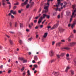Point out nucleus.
I'll use <instances>...</instances> for the list:
<instances>
[{"mask_svg":"<svg viewBox=\"0 0 76 76\" xmlns=\"http://www.w3.org/2000/svg\"><path fill=\"white\" fill-rule=\"evenodd\" d=\"M66 13L67 16H69V15H70V11H67L66 12Z\"/></svg>","mask_w":76,"mask_h":76,"instance_id":"9b49d317","label":"nucleus"},{"mask_svg":"<svg viewBox=\"0 0 76 76\" xmlns=\"http://www.w3.org/2000/svg\"><path fill=\"white\" fill-rule=\"evenodd\" d=\"M39 18V17L38 16H37V17H35V18H34V19H38V18Z\"/></svg>","mask_w":76,"mask_h":76,"instance_id":"8fccbe9b","label":"nucleus"},{"mask_svg":"<svg viewBox=\"0 0 76 76\" xmlns=\"http://www.w3.org/2000/svg\"><path fill=\"white\" fill-rule=\"evenodd\" d=\"M26 62H27V60H25L23 59V63H26Z\"/></svg>","mask_w":76,"mask_h":76,"instance_id":"bb28decb","label":"nucleus"},{"mask_svg":"<svg viewBox=\"0 0 76 76\" xmlns=\"http://www.w3.org/2000/svg\"><path fill=\"white\" fill-rule=\"evenodd\" d=\"M11 8V5H9V9H10V8Z\"/></svg>","mask_w":76,"mask_h":76,"instance_id":"4d7b16f0","label":"nucleus"},{"mask_svg":"<svg viewBox=\"0 0 76 76\" xmlns=\"http://www.w3.org/2000/svg\"><path fill=\"white\" fill-rule=\"evenodd\" d=\"M37 22V20H34V23H36Z\"/></svg>","mask_w":76,"mask_h":76,"instance_id":"69168bd1","label":"nucleus"},{"mask_svg":"<svg viewBox=\"0 0 76 76\" xmlns=\"http://www.w3.org/2000/svg\"><path fill=\"white\" fill-rule=\"evenodd\" d=\"M53 74L55 75V76H58L59 75V72H53Z\"/></svg>","mask_w":76,"mask_h":76,"instance_id":"6e6552de","label":"nucleus"},{"mask_svg":"<svg viewBox=\"0 0 76 76\" xmlns=\"http://www.w3.org/2000/svg\"><path fill=\"white\" fill-rule=\"evenodd\" d=\"M11 18L12 19L15 18V17H14V16L12 15H11Z\"/></svg>","mask_w":76,"mask_h":76,"instance_id":"79ce46f5","label":"nucleus"},{"mask_svg":"<svg viewBox=\"0 0 76 76\" xmlns=\"http://www.w3.org/2000/svg\"><path fill=\"white\" fill-rule=\"evenodd\" d=\"M34 58L35 60H38V57H37V56L36 55L34 56Z\"/></svg>","mask_w":76,"mask_h":76,"instance_id":"f3484780","label":"nucleus"},{"mask_svg":"<svg viewBox=\"0 0 76 76\" xmlns=\"http://www.w3.org/2000/svg\"><path fill=\"white\" fill-rule=\"evenodd\" d=\"M61 42H64L65 40H61Z\"/></svg>","mask_w":76,"mask_h":76,"instance_id":"864d4df0","label":"nucleus"},{"mask_svg":"<svg viewBox=\"0 0 76 76\" xmlns=\"http://www.w3.org/2000/svg\"><path fill=\"white\" fill-rule=\"evenodd\" d=\"M24 69H25V67H23L21 69V70H22V71H23V70H24Z\"/></svg>","mask_w":76,"mask_h":76,"instance_id":"37998d69","label":"nucleus"},{"mask_svg":"<svg viewBox=\"0 0 76 76\" xmlns=\"http://www.w3.org/2000/svg\"><path fill=\"white\" fill-rule=\"evenodd\" d=\"M19 59L20 60H23V58H19Z\"/></svg>","mask_w":76,"mask_h":76,"instance_id":"4c0bfd02","label":"nucleus"},{"mask_svg":"<svg viewBox=\"0 0 76 76\" xmlns=\"http://www.w3.org/2000/svg\"><path fill=\"white\" fill-rule=\"evenodd\" d=\"M17 7V6H14L13 7V9H16Z\"/></svg>","mask_w":76,"mask_h":76,"instance_id":"c03bdc74","label":"nucleus"},{"mask_svg":"<svg viewBox=\"0 0 76 76\" xmlns=\"http://www.w3.org/2000/svg\"><path fill=\"white\" fill-rule=\"evenodd\" d=\"M76 44V42H72L69 43V46L70 47H73Z\"/></svg>","mask_w":76,"mask_h":76,"instance_id":"423d86ee","label":"nucleus"},{"mask_svg":"<svg viewBox=\"0 0 76 76\" xmlns=\"http://www.w3.org/2000/svg\"><path fill=\"white\" fill-rule=\"evenodd\" d=\"M73 31V32H74V34L76 33V30H74Z\"/></svg>","mask_w":76,"mask_h":76,"instance_id":"13d9d810","label":"nucleus"},{"mask_svg":"<svg viewBox=\"0 0 76 76\" xmlns=\"http://www.w3.org/2000/svg\"><path fill=\"white\" fill-rule=\"evenodd\" d=\"M30 3V5L31 7H32L33 6H34V2H29Z\"/></svg>","mask_w":76,"mask_h":76,"instance_id":"4468645a","label":"nucleus"},{"mask_svg":"<svg viewBox=\"0 0 76 76\" xmlns=\"http://www.w3.org/2000/svg\"><path fill=\"white\" fill-rule=\"evenodd\" d=\"M50 54L51 57L53 56V55H54V53H53V52L52 51H50Z\"/></svg>","mask_w":76,"mask_h":76,"instance_id":"9d476101","label":"nucleus"},{"mask_svg":"<svg viewBox=\"0 0 76 76\" xmlns=\"http://www.w3.org/2000/svg\"><path fill=\"white\" fill-rule=\"evenodd\" d=\"M26 75V72H24L23 73L22 75L23 76H25Z\"/></svg>","mask_w":76,"mask_h":76,"instance_id":"e433bc0d","label":"nucleus"},{"mask_svg":"<svg viewBox=\"0 0 76 76\" xmlns=\"http://www.w3.org/2000/svg\"><path fill=\"white\" fill-rule=\"evenodd\" d=\"M58 1V5H56V7H57V8H55L54 9L56 11H57V10H58V11H61V8H58V6L60 4V0H57Z\"/></svg>","mask_w":76,"mask_h":76,"instance_id":"7ed1b4c3","label":"nucleus"},{"mask_svg":"<svg viewBox=\"0 0 76 76\" xmlns=\"http://www.w3.org/2000/svg\"><path fill=\"white\" fill-rule=\"evenodd\" d=\"M64 4H65V5H66V4H67V2L66 1H64Z\"/></svg>","mask_w":76,"mask_h":76,"instance_id":"5fc2aeb1","label":"nucleus"},{"mask_svg":"<svg viewBox=\"0 0 76 76\" xmlns=\"http://www.w3.org/2000/svg\"><path fill=\"white\" fill-rule=\"evenodd\" d=\"M70 69V67L69 66H68L66 67V68L65 70V72H67V71H68V70H69Z\"/></svg>","mask_w":76,"mask_h":76,"instance_id":"f8f14e48","label":"nucleus"},{"mask_svg":"<svg viewBox=\"0 0 76 76\" xmlns=\"http://www.w3.org/2000/svg\"><path fill=\"white\" fill-rule=\"evenodd\" d=\"M61 44V42L57 43L56 44V46H60V44Z\"/></svg>","mask_w":76,"mask_h":76,"instance_id":"412c9836","label":"nucleus"},{"mask_svg":"<svg viewBox=\"0 0 76 76\" xmlns=\"http://www.w3.org/2000/svg\"><path fill=\"white\" fill-rule=\"evenodd\" d=\"M19 42L20 44H22L23 43V42H22V41L20 39L19 40Z\"/></svg>","mask_w":76,"mask_h":76,"instance_id":"5701e85b","label":"nucleus"},{"mask_svg":"<svg viewBox=\"0 0 76 76\" xmlns=\"http://www.w3.org/2000/svg\"><path fill=\"white\" fill-rule=\"evenodd\" d=\"M27 4L26 3V2H24V3H23L21 4V6H25V5H26V4Z\"/></svg>","mask_w":76,"mask_h":76,"instance_id":"6ab92c4d","label":"nucleus"},{"mask_svg":"<svg viewBox=\"0 0 76 76\" xmlns=\"http://www.w3.org/2000/svg\"><path fill=\"white\" fill-rule=\"evenodd\" d=\"M63 49H65V50H69L70 49V48L67 47H65L63 48Z\"/></svg>","mask_w":76,"mask_h":76,"instance_id":"2eb2a0df","label":"nucleus"},{"mask_svg":"<svg viewBox=\"0 0 76 76\" xmlns=\"http://www.w3.org/2000/svg\"><path fill=\"white\" fill-rule=\"evenodd\" d=\"M10 34H14L15 32L13 31H10Z\"/></svg>","mask_w":76,"mask_h":76,"instance_id":"2f4dec72","label":"nucleus"},{"mask_svg":"<svg viewBox=\"0 0 76 76\" xmlns=\"http://www.w3.org/2000/svg\"><path fill=\"white\" fill-rule=\"evenodd\" d=\"M11 13H12L13 15H16V11H14L13 10H11Z\"/></svg>","mask_w":76,"mask_h":76,"instance_id":"1a4fd4ad","label":"nucleus"},{"mask_svg":"<svg viewBox=\"0 0 76 76\" xmlns=\"http://www.w3.org/2000/svg\"><path fill=\"white\" fill-rule=\"evenodd\" d=\"M38 28V26H36V27H35V29H37Z\"/></svg>","mask_w":76,"mask_h":76,"instance_id":"de8ad7c7","label":"nucleus"},{"mask_svg":"<svg viewBox=\"0 0 76 76\" xmlns=\"http://www.w3.org/2000/svg\"><path fill=\"white\" fill-rule=\"evenodd\" d=\"M6 36L8 38H10V36H9V35H6Z\"/></svg>","mask_w":76,"mask_h":76,"instance_id":"e2e57ef3","label":"nucleus"},{"mask_svg":"<svg viewBox=\"0 0 76 76\" xmlns=\"http://www.w3.org/2000/svg\"><path fill=\"white\" fill-rule=\"evenodd\" d=\"M73 18H74V16L72 15L71 16V18L70 19L69 22L70 23L72 22V19H73Z\"/></svg>","mask_w":76,"mask_h":76,"instance_id":"a211bd4d","label":"nucleus"},{"mask_svg":"<svg viewBox=\"0 0 76 76\" xmlns=\"http://www.w3.org/2000/svg\"><path fill=\"white\" fill-rule=\"evenodd\" d=\"M76 12V10H74L73 12H72V16H74V18H75V17H76V14H75V13Z\"/></svg>","mask_w":76,"mask_h":76,"instance_id":"0eeeda50","label":"nucleus"},{"mask_svg":"<svg viewBox=\"0 0 76 76\" xmlns=\"http://www.w3.org/2000/svg\"><path fill=\"white\" fill-rule=\"evenodd\" d=\"M32 37H31V38H29L28 39L29 41H32Z\"/></svg>","mask_w":76,"mask_h":76,"instance_id":"ea45409f","label":"nucleus"},{"mask_svg":"<svg viewBox=\"0 0 76 76\" xmlns=\"http://www.w3.org/2000/svg\"><path fill=\"white\" fill-rule=\"evenodd\" d=\"M59 21H58L57 22V23H56L51 28V29H55V28H57V27H58V23Z\"/></svg>","mask_w":76,"mask_h":76,"instance_id":"20e7f679","label":"nucleus"},{"mask_svg":"<svg viewBox=\"0 0 76 76\" xmlns=\"http://www.w3.org/2000/svg\"><path fill=\"white\" fill-rule=\"evenodd\" d=\"M56 61V59H53L51 60L49 62H50L51 63H53V62H54V61Z\"/></svg>","mask_w":76,"mask_h":76,"instance_id":"aec40b11","label":"nucleus"},{"mask_svg":"<svg viewBox=\"0 0 76 76\" xmlns=\"http://www.w3.org/2000/svg\"><path fill=\"white\" fill-rule=\"evenodd\" d=\"M12 12H11V11H10V13H9V14L8 15L9 16H10V15L11 16V15H12Z\"/></svg>","mask_w":76,"mask_h":76,"instance_id":"a18cd8bd","label":"nucleus"},{"mask_svg":"<svg viewBox=\"0 0 76 76\" xmlns=\"http://www.w3.org/2000/svg\"><path fill=\"white\" fill-rule=\"evenodd\" d=\"M59 30L60 32H63V31H64V29L61 28H59Z\"/></svg>","mask_w":76,"mask_h":76,"instance_id":"ddd939ff","label":"nucleus"},{"mask_svg":"<svg viewBox=\"0 0 76 76\" xmlns=\"http://www.w3.org/2000/svg\"><path fill=\"white\" fill-rule=\"evenodd\" d=\"M17 25H18V23L16 22H15V27H16L17 26Z\"/></svg>","mask_w":76,"mask_h":76,"instance_id":"cd10ccee","label":"nucleus"},{"mask_svg":"<svg viewBox=\"0 0 76 76\" xmlns=\"http://www.w3.org/2000/svg\"><path fill=\"white\" fill-rule=\"evenodd\" d=\"M46 5H47V6H45L44 7V9H45V11H43L42 13H44V12H45V13H46L48 11V7H49V6H50V4L49 3V2H47L46 4Z\"/></svg>","mask_w":76,"mask_h":76,"instance_id":"f03ea898","label":"nucleus"},{"mask_svg":"<svg viewBox=\"0 0 76 76\" xmlns=\"http://www.w3.org/2000/svg\"><path fill=\"white\" fill-rule=\"evenodd\" d=\"M47 35H48V33H46L44 34V35L43 36V37L45 38H46V37H47Z\"/></svg>","mask_w":76,"mask_h":76,"instance_id":"dca6fc26","label":"nucleus"},{"mask_svg":"<svg viewBox=\"0 0 76 76\" xmlns=\"http://www.w3.org/2000/svg\"><path fill=\"white\" fill-rule=\"evenodd\" d=\"M34 66L35 68H37L38 67V65H37L35 64L34 65Z\"/></svg>","mask_w":76,"mask_h":76,"instance_id":"c9c22d12","label":"nucleus"},{"mask_svg":"<svg viewBox=\"0 0 76 76\" xmlns=\"http://www.w3.org/2000/svg\"><path fill=\"white\" fill-rule=\"evenodd\" d=\"M30 24L31 26H33L34 25V23H31Z\"/></svg>","mask_w":76,"mask_h":76,"instance_id":"6e6d98bb","label":"nucleus"},{"mask_svg":"<svg viewBox=\"0 0 76 76\" xmlns=\"http://www.w3.org/2000/svg\"><path fill=\"white\" fill-rule=\"evenodd\" d=\"M70 72L72 75H73L74 74V71L73 70H71Z\"/></svg>","mask_w":76,"mask_h":76,"instance_id":"b1692460","label":"nucleus"},{"mask_svg":"<svg viewBox=\"0 0 76 76\" xmlns=\"http://www.w3.org/2000/svg\"><path fill=\"white\" fill-rule=\"evenodd\" d=\"M70 26H71V24H69L68 25V27H70Z\"/></svg>","mask_w":76,"mask_h":76,"instance_id":"338daca9","label":"nucleus"},{"mask_svg":"<svg viewBox=\"0 0 76 76\" xmlns=\"http://www.w3.org/2000/svg\"><path fill=\"white\" fill-rule=\"evenodd\" d=\"M20 28H23V24L20 23Z\"/></svg>","mask_w":76,"mask_h":76,"instance_id":"473e14b6","label":"nucleus"},{"mask_svg":"<svg viewBox=\"0 0 76 76\" xmlns=\"http://www.w3.org/2000/svg\"><path fill=\"white\" fill-rule=\"evenodd\" d=\"M74 24L76 25V20H75L74 21V23H73Z\"/></svg>","mask_w":76,"mask_h":76,"instance_id":"58836bf2","label":"nucleus"},{"mask_svg":"<svg viewBox=\"0 0 76 76\" xmlns=\"http://www.w3.org/2000/svg\"><path fill=\"white\" fill-rule=\"evenodd\" d=\"M45 21H46V20H45L42 23V24H43L44 23V22H45Z\"/></svg>","mask_w":76,"mask_h":76,"instance_id":"bf43d9fd","label":"nucleus"},{"mask_svg":"<svg viewBox=\"0 0 76 76\" xmlns=\"http://www.w3.org/2000/svg\"><path fill=\"white\" fill-rule=\"evenodd\" d=\"M73 35L71 34V36L69 37V38H73Z\"/></svg>","mask_w":76,"mask_h":76,"instance_id":"f704fd0d","label":"nucleus"},{"mask_svg":"<svg viewBox=\"0 0 76 76\" xmlns=\"http://www.w3.org/2000/svg\"><path fill=\"white\" fill-rule=\"evenodd\" d=\"M45 17L47 18L48 19H50V16L45 14H43V16H41L39 19L38 21V23L39 24L41 22H42V20L43 19V18L45 19Z\"/></svg>","mask_w":76,"mask_h":76,"instance_id":"f257e3e1","label":"nucleus"},{"mask_svg":"<svg viewBox=\"0 0 76 76\" xmlns=\"http://www.w3.org/2000/svg\"><path fill=\"white\" fill-rule=\"evenodd\" d=\"M19 2H17L16 3L14 4V5L15 6H16V5H19Z\"/></svg>","mask_w":76,"mask_h":76,"instance_id":"7c9ffc66","label":"nucleus"},{"mask_svg":"<svg viewBox=\"0 0 76 76\" xmlns=\"http://www.w3.org/2000/svg\"><path fill=\"white\" fill-rule=\"evenodd\" d=\"M2 6H3L4 7H5L6 5V0H2Z\"/></svg>","mask_w":76,"mask_h":76,"instance_id":"39448f33","label":"nucleus"},{"mask_svg":"<svg viewBox=\"0 0 76 76\" xmlns=\"http://www.w3.org/2000/svg\"><path fill=\"white\" fill-rule=\"evenodd\" d=\"M9 41L10 42V44H11V45H12V44H13V42H12V41L11 39H10L9 40Z\"/></svg>","mask_w":76,"mask_h":76,"instance_id":"4be33fe9","label":"nucleus"},{"mask_svg":"<svg viewBox=\"0 0 76 76\" xmlns=\"http://www.w3.org/2000/svg\"><path fill=\"white\" fill-rule=\"evenodd\" d=\"M68 41H71V39H70V38H68Z\"/></svg>","mask_w":76,"mask_h":76,"instance_id":"774afa93","label":"nucleus"},{"mask_svg":"<svg viewBox=\"0 0 76 76\" xmlns=\"http://www.w3.org/2000/svg\"><path fill=\"white\" fill-rule=\"evenodd\" d=\"M29 4H28L26 6V8L27 9H28V8H29Z\"/></svg>","mask_w":76,"mask_h":76,"instance_id":"c756f323","label":"nucleus"},{"mask_svg":"<svg viewBox=\"0 0 76 76\" xmlns=\"http://www.w3.org/2000/svg\"><path fill=\"white\" fill-rule=\"evenodd\" d=\"M41 8H40L39 9V11L38 12H41Z\"/></svg>","mask_w":76,"mask_h":76,"instance_id":"680f3d73","label":"nucleus"},{"mask_svg":"<svg viewBox=\"0 0 76 76\" xmlns=\"http://www.w3.org/2000/svg\"><path fill=\"white\" fill-rule=\"evenodd\" d=\"M11 72V70H9L8 71V73H10Z\"/></svg>","mask_w":76,"mask_h":76,"instance_id":"052dcab7","label":"nucleus"},{"mask_svg":"<svg viewBox=\"0 0 76 76\" xmlns=\"http://www.w3.org/2000/svg\"><path fill=\"white\" fill-rule=\"evenodd\" d=\"M28 27H29V28H32V26H31V25H30V24H29Z\"/></svg>","mask_w":76,"mask_h":76,"instance_id":"603ef678","label":"nucleus"},{"mask_svg":"<svg viewBox=\"0 0 76 76\" xmlns=\"http://www.w3.org/2000/svg\"><path fill=\"white\" fill-rule=\"evenodd\" d=\"M28 0H26V1L25 3H26V4H27V3H28Z\"/></svg>","mask_w":76,"mask_h":76,"instance_id":"0e129e2a","label":"nucleus"},{"mask_svg":"<svg viewBox=\"0 0 76 76\" xmlns=\"http://www.w3.org/2000/svg\"><path fill=\"white\" fill-rule=\"evenodd\" d=\"M65 54H66V53H61V56H64V55H65Z\"/></svg>","mask_w":76,"mask_h":76,"instance_id":"72a5a7b5","label":"nucleus"},{"mask_svg":"<svg viewBox=\"0 0 76 76\" xmlns=\"http://www.w3.org/2000/svg\"><path fill=\"white\" fill-rule=\"evenodd\" d=\"M7 3L8 4H9V5L11 4H10V2L9 1L7 2Z\"/></svg>","mask_w":76,"mask_h":76,"instance_id":"49530a36","label":"nucleus"},{"mask_svg":"<svg viewBox=\"0 0 76 76\" xmlns=\"http://www.w3.org/2000/svg\"><path fill=\"white\" fill-rule=\"evenodd\" d=\"M75 24H73L71 25V28L72 29H73V27H74V26H75Z\"/></svg>","mask_w":76,"mask_h":76,"instance_id":"a878e982","label":"nucleus"},{"mask_svg":"<svg viewBox=\"0 0 76 76\" xmlns=\"http://www.w3.org/2000/svg\"><path fill=\"white\" fill-rule=\"evenodd\" d=\"M28 75L29 76L30 75V72L29 70H28L27 71Z\"/></svg>","mask_w":76,"mask_h":76,"instance_id":"c85d7f7f","label":"nucleus"},{"mask_svg":"<svg viewBox=\"0 0 76 76\" xmlns=\"http://www.w3.org/2000/svg\"><path fill=\"white\" fill-rule=\"evenodd\" d=\"M69 56V54L68 53H67V54H66V57H68Z\"/></svg>","mask_w":76,"mask_h":76,"instance_id":"09e8293b","label":"nucleus"},{"mask_svg":"<svg viewBox=\"0 0 76 76\" xmlns=\"http://www.w3.org/2000/svg\"><path fill=\"white\" fill-rule=\"evenodd\" d=\"M9 24H10V26L11 27L12 26V23H11V22H10Z\"/></svg>","mask_w":76,"mask_h":76,"instance_id":"3c124183","label":"nucleus"},{"mask_svg":"<svg viewBox=\"0 0 76 76\" xmlns=\"http://www.w3.org/2000/svg\"><path fill=\"white\" fill-rule=\"evenodd\" d=\"M61 56V55H57V57L58 58H60V56Z\"/></svg>","mask_w":76,"mask_h":76,"instance_id":"393cba45","label":"nucleus"},{"mask_svg":"<svg viewBox=\"0 0 76 76\" xmlns=\"http://www.w3.org/2000/svg\"><path fill=\"white\" fill-rule=\"evenodd\" d=\"M76 7V5H72V8L74 9H75V7Z\"/></svg>","mask_w":76,"mask_h":76,"instance_id":"a19ab883","label":"nucleus"}]
</instances>
